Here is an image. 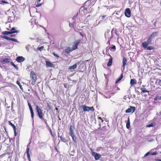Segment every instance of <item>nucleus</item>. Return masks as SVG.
Instances as JSON below:
<instances>
[{
	"instance_id": "1",
	"label": "nucleus",
	"mask_w": 161,
	"mask_h": 161,
	"mask_svg": "<svg viewBox=\"0 0 161 161\" xmlns=\"http://www.w3.org/2000/svg\"><path fill=\"white\" fill-rule=\"evenodd\" d=\"M30 77L31 80V84L34 85L35 84V82L36 81L37 78L35 72L33 71H31L30 74Z\"/></svg>"
},
{
	"instance_id": "2",
	"label": "nucleus",
	"mask_w": 161,
	"mask_h": 161,
	"mask_svg": "<svg viewBox=\"0 0 161 161\" xmlns=\"http://www.w3.org/2000/svg\"><path fill=\"white\" fill-rule=\"evenodd\" d=\"M152 44V43H148V42H147H147H144L142 43V47L144 48H147V49L148 50H153L154 49V48L152 46H149L148 47V45L151 44Z\"/></svg>"
},
{
	"instance_id": "3",
	"label": "nucleus",
	"mask_w": 161,
	"mask_h": 161,
	"mask_svg": "<svg viewBox=\"0 0 161 161\" xmlns=\"http://www.w3.org/2000/svg\"><path fill=\"white\" fill-rule=\"evenodd\" d=\"M36 110L39 118L41 119H42L43 118L42 110L39 108L38 105L36 106Z\"/></svg>"
},
{
	"instance_id": "4",
	"label": "nucleus",
	"mask_w": 161,
	"mask_h": 161,
	"mask_svg": "<svg viewBox=\"0 0 161 161\" xmlns=\"http://www.w3.org/2000/svg\"><path fill=\"white\" fill-rule=\"evenodd\" d=\"M158 33V32H153L149 36V37L148 38L147 41V42H148V43H152V39L155 37V36H156L157 34Z\"/></svg>"
},
{
	"instance_id": "5",
	"label": "nucleus",
	"mask_w": 161,
	"mask_h": 161,
	"mask_svg": "<svg viewBox=\"0 0 161 161\" xmlns=\"http://www.w3.org/2000/svg\"><path fill=\"white\" fill-rule=\"evenodd\" d=\"M82 108L83 111H88L89 110L92 111H94V109L93 107H88L84 105L82 106Z\"/></svg>"
},
{
	"instance_id": "6",
	"label": "nucleus",
	"mask_w": 161,
	"mask_h": 161,
	"mask_svg": "<svg viewBox=\"0 0 161 161\" xmlns=\"http://www.w3.org/2000/svg\"><path fill=\"white\" fill-rule=\"evenodd\" d=\"M92 154L94 157V158L96 160H98L101 158V155L98 154L97 153L94 152L92 151H91Z\"/></svg>"
},
{
	"instance_id": "7",
	"label": "nucleus",
	"mask_w": 161,
	"mask_h": 161,
	"mask_svg": "<svg viewBox=\"0 0 161 161\" xmlns=\"http://www.w3.org/2000/svg\"><path fill=\"white\" fill-rule=\"evenodd\" d=\"M136 110V108L133 106H130V108H128L125 111V113H134Z\"/></svg>"
},
{
	"instance_id": "8",
	"label": "nucleus",
	"mask_w": 161,
	"mask_h": 161,
	"mask_svg": "<svg viewBox=\"0 0 161 161\" xmlns=\"http://www.w3.org/2000/svg\"><path fill=\"white\" fill-rule=\"evenodd\" d=\"M80 40H79L74 43L72 48V49H73V50H75L77 48V46L80 43Z\"/></svg>"
},
{
	"instance_id": "9",
	"label": "nucleus",
	"mask_w": 161,
	"mask_h": 161,
	"mask_svg": "<svg viewBox=\"0 0 161 161\" xmlns=\"http://www.w3.org/2000/svg\"><path fill=\"white\" fill-rule=\"evenodd\" d=\"M125 16L128 17H130V8H127L126 9L125 12Z\"/></svg>"
},
{
	"instance_id": "10",
	"label": "nucleus",
	"mask_w": 161,
	"mask_h": 161,
	"mask_svg": "<svg viewBox=\"0 0 161 161\" xmlns=\"http://www.w3.org/2000/svg\"><path fill=\"white\" fill-rule=\"evenodd\" d=\"M25 60V58L22 56H19L17 57L16 61L18 62H21L24 61Z\"/></svg>"
},
{
	"instance_id": "11",
	"label": "nucleus",
	"mask_w": 161,
	"mask_h": 161,
	"mask_svg": "<svg viewBox=\"0 0 161 161\" xmlns=\"http://www.w3.org/2000/svg\"><path fill=\"white\" fill-rule=\"evenodd\" d=\"M19 32V31H4L2 32V34L5 35H8L9 34H11L14 33H18Z\"/></svg>"
},
{
	"instance_id": "12",
	"label": "nucleus",
	"mask_w": 161,
	"mask_h": 161,
	"mask_svg": "<svg viewBox=\"0 0 161 161\" xmlns=\"http://www.w3.org/2000/svg\"><path fill=\"white\" fill-rule=\"evenodd\" d=\"M127 60L125 58H123V65H122V67H123V70H124V69H125V65L126 64V63H127Z\"/></svg>"
},
{
	"instance_id": "13",
	"label": "nucleus",
	"mask_w": 161,
	"mask_h": 161,
	"mask_svg": "<svg viewBox=\"0 0 161 161\" xmlns=\"http://www.w3.org/2000/svg\"><path fill=\"white\" fill-rule=\"evenodd\" d=\"M28 105L29 106V108L31 111V116L32 118V119H33V117H34V113L33 112V110L32 109V108L31 106V104L30 103H28Z\"/></svg>"
},
{
	"instance_id": "14",
	"label": "nucleus",
	"mask_w": 161,
	"mask_h": 161,
	"mask_svg": "<svg viewBox=\"0 0 161 161\" xmlns=\"http://www.w3.org/2000/svg\"><path fill=\"white\" fill-rule=\"evenodd\" d=\"M74 128L73 126L70 125L69 127V135H72L74 134V132H73V129Z\"/></svg>"
},
{
	"instance_id": "15",
	"label": "nucleus",
	"mask_w": 161,
	"mask_h": 161,
	"mask_svg": "<svg viewBox=\"0 0 161 161\" xmlns=\"http://www.w3.org/2000/svg\"><path fill=\"white\" fill-rule=\"evenodd\" d=\"M73 50L72 49L69 47H66L65 49V51L67 53H69L70 52L72 51Z\"/></svg>"
},
{
	"instance_id": "16",
	"label": "nucleus",
	"mask_w": 161,
	"mask_h": 161,
	"mask_svg": "<svg viewBox=\"0 0 161 161\" xmlns=\"http://www.w3.org/2000/svg\"><path fill=\"white\" fill-rule=\"evenodd\" d=\"M126 128L128 129H129L130 128V120L129 118H128L127 119V121L126 124Z\"/></svg>"
},
{
	"instance_id": "17",
	"label": "nucleus",
	"mask_w": 161,
	"mask_h": 161,
	"mask_svg": "<svg viewBox=\"0 0 161 161\" xmlns=\"http://www.w3.org/2000/svg\"><path fill=\"white\" fill-rule=\"evenodd\" d=\"M46 65L50 67H53V64L50 62L48 61H46Z\"/></svg>"
},
{
	"instance_id": "18",
	"label": "nucleus",
	"mask_w": 161,
	"mask_h": 161,
	"mask_svg": "<svg viewBox=\"0 0 161 161\" xmlns=\"http://www.w3.org/2000/svg\"><path fill=\"white\" fill-rule=\"evenodd\" d=\"M77 64H75L72 66H70L69 69L70 70H74L77 68Z\"/></svg>"
},
{
	"instance_id": "19",
	"label": "nucleus",
	"mask_w": 161,
	"mask_h": 161,
	"mask_svg": "<svg viewBox=\"0 0 161 161\" xmlns=\"http://www.w3.org/2000/svg\"><path fill=\"white\" fill-rule=\"evenodd\" d=\"M112 58L111 57L109 60V61L107 65L108 66H110L112 65Z\"/></svg>"
},
{
	"instance_id": "20",
	"label": "nucleus",
	"mask_w": 161,
	"mask_h": 161,
	"mask_svg": "<svg viewBox=\"0 0 161 161\" xmlns=\"http://www.w3.org/2000/svg\"><path fill=\"white\" fill-rule=\"evenodd\" d=\"M130 84L131 85H134L136 84L135 80L134 79H131L130 80Z\"/></svg>"
},
{
	"instance_id": "21",
	"label": "nucleus",
	"mask_w": 161,
	"mask_h": 161,
	"mask_svg": "<svg viewBox=\"0 0 161 161\" xmlns=\"http://www.w3.org/2000/svg\"><path fill=\"white\" fill-rule=\"evenodd\" d=\"M9 59L5 58L3 61V64H5V63H7V62H9Z\"/></svg>"
},
{
	"instance_id": "22",
	"label": "nucleus",
	"mask_w": 161,
	"mask_h": 161,
	"mask_svg": "<svg viewBox=\"0 0 161 161\" xmlns=\"http://www.w3.org/2000/svg\"><path fill=\"white\" fill-rule=\"evenodd\" d=\"M70 136H71L73 141L74 142H76V137H75L74 134V135H70Z\"/></svg>"
},
{
	"instance_id": "23",
	"label": "nucleus",
	"mask_w": 161,
	"mask_h": 161,
	"mask_svg": "<svg viewBox=\"0 0 161 161\" xmlns=\"http://www.w3.org/2000/svg\"><path fill=\"white\" fill-rule=\"evenodd\" d=\"M155 125V124L153 123H152L149 125H146V127H153Z\"/></svg>"
},
{
	"instance_id": "24",
	"label": "nucleus",
	"mask_w": 161,
	"mask_h": 161,
	"mask_svg": "<svg viewBox=\"0 0 161 161\" xmlns=\"http://www.w3.org/2000/svg\"><path fill=\"white\" fill-rule=\"evenodd\" d=\"M122 78H123V76H122V74L121 75V76L119 78H118L117 79V80L116 81V83H117L118 82H119L120 80H121V79Z\"/></svg>"
},
{
	"instance_id": "25",
	"label": "nucleus",
	"mask_w": 161,
	"mask_h": 161,
	"mask_svg": "<svg viewBox=\"0 0 161 161\" xmlns=\"http://www.w3.org/2000/svg\"><path fill=\"white\" fill-rule=\"evenodd\" d=\"M16 83L19 86L20 89H21L22 90L23 89H22L21 86L19 82L18 81H17L16 82Z\"/></svg>"
},
{
	"instance_id": "26",
	"label": "nucleus",
	"mask_w": 161,
	"mask_h": 161,
	"mask_svg": "<svg viewBox=\"0 0 161 161\" xmlns=\"http://www.w3.org/2000/svg\"><path fill=\"white\" fill-rule=\"evenodd\" d=\"M141 90H142V92L143 93H145L146 92H149L148 91L145 90V89L142 88L141 89Z\"/></svg>"
},
{
	"instance_id": "27",
	"label": "nucleus",
	"mask_w": 161,
	"mask_h": 161,
	"mask_svg": "<svg viewBox=\"0 0 161 161\" xmlns=\"http://www.w3.org/2000/svg\"><path fill=\"white\" fill-rule=\"evenodd\" d=\"M11 64L12 65H13L15 68L16 69H18V67L17 66L15 65V64H14L12 62H11Z\"/></svg>"
},
{
	"instance_id": "28",
	"label": "nucleus",
	"mask_w": 161,
	"mask_h": 161,
	"mask_svg": "<svg viewBox=\"0 0 161 161\" xmlns=\"http://www.w3.org/2000/svg\"><path fill=\"white\" fill-rule=\"evenodd\" d=\"M10 40L12 41L17 42H18V41L16 39L14 38H10Z\"/></svg>"
},
{
	"instance_id": "29",
	"label": "nucleus",
	"mask_w": 161,
	"mask_h": 161,
	"mask_svg": "<svg viewBox=\"0 0 161 161\" xmlns=\"http://www.w3.org/2000/svg\"><path fill=\"white\" fill-rule=\"evenodd\" d=\"M3 38H4L5 39H6L7 40H10V38H9L7 36H4Z\"/></svg>"
},
{
	"instance_id": "30",
	"label": "nucleus",
	"mask_w": 161,
	"mask_h": 161,
	"mask_svg": "<svg viewBox=\"0 0 161 161\" xmlns=\"http://www.w3.org/2000/svg\"><path fill=\"white\" fill-rule=\"evenodd\" d=\"M43 48V47L42 46L40 47H38L37 48V49L40 51H41V50H42Z\"/></svg>"
},
{
	"instance_id": "31",
	"label": "nucleus",
	"mask_w": 161,
	"mask_h": 161,
	"mask_svg": "<svg viewBox=\"0 0 161 161\" xmlns=\"http://www.w3.org/2000/svg\"><path fill=\"white\" fill-rule=\"evenodd\" d=\"M29 151L31 152L29 148H28L27 149V152H26L27 155L29 154Z\"/></svg>"
},
{
	"instance_id": "32",
	"label": "nucleus",
	"mask_w": 161,
	"mask_h": 161,
	"mask_svg": "<svg viewBox=\"0 0 161 161\" xmlns=\"http://www.w3.org/2000/svg\"><path fill=\"white\" fill-rule=\"evenodd\" d=\"M42 3H37V4L36 5V7H39L40 6H41L42 4Z\"/></svg>"
},
{
	"instance_id": "33",
	"label": "nucleus",
	"mask_w": 161,
	"mask_h": 161,
	"mask_svg": "<svg viewBox=\"0 0 161 161\" xmlns=\"http://www.w3.org/2000/svg\"><path fill=\"white\" fill-rule=\"evenodd\" d=\"M98 119L99 120V122H100L101 121V122H103V119H102L101 117H99L98 118Z\"/></svg>"
},
{
	"instance_id": "34",
	"label": "nucleus",
	"mask_w": 161,
	"mask_h": 161,
	"mask_svg": "<svg viewBox=\"0 0 161 161\" xmlns=\"http://www.w3.org/2000/svg\"><path fill=\"white\" fill-rule=\"evenodd\" d=\"M150 152H148V153H146V154H145V155H144V157H146V156H148L149 154H150Z\"/></svg>"
},
{
	"instance_id": "35",
	"label": "nucleus",
	"mask_w": 161,
	"mask_h": 161,
	"mask_svg": "<svg viewBox=\"0 0 161 161\" xmlns=\"http://www.w3.org/2000/svg\"><path fill=\"white\" fill-rule=\"evenodd\" d=\"M157 154V153L156 152H154L152 153H151V154L152 155H156Z\"/></svg>"
},
{
	"instance_id": "36",
	"label": "nucleus",
	"mask_w": 161,
	"mask_h": 161,
	"mask_svg": "<svg viewBox=\"0 0 161 161\" xmlns=\"http://www.w3.org/2000/svg\"><path fill=\"white\" fill-rule=\"evenodd\" d=\"M13 128L14 129V133H15V134H16V132H15V131H16V127L15 126H14L13 127Z\"/></svg>"
},
{
	"instance_id": "37",
	"label": "nucleus",
	"mask_w": 161,
	"mask_h": 161,
	"mask_svg": "<svg viewBox=\"0 0 161 161\" xmlns=\"http://www.w3.org/2000/svg\"><path fill=\"white\" fill-rule=\"evenodd\" d=\"M13 128L14 129V133H15V134H16V132H15V131H16V127L15 126H14L13 127Z\"/></svg>"
},
{
	"instance_id": "38",
	"label": "nucleus",
	"mask_w": 161,
	"mask_h": 161,
	"mask_svg": "<svg viewBox=\"0 0 161 161\" xmlns=\"http://www.w3.org/2000/svg\"><path fill=\"white\" fill-rule=\"evenodd\" d=\"M115 48H116V47H115V46H114V45H113L111 47V49H115Z\"/></svg>"
},
{
	"instance_id": "39",
	"label": "nucleus",
	"mask_w": 161,
	"mask_h": 161,
	"mask_svg": "<svg viewBox=\"0 0 161 161\" xmlns=\"http://www.w3.org/2000/svg\"><path fill=\"white\" fill-rule=\"evenodd\" d=\"M27 155V156L28 159L29 160H30V154Z\"/></svg>"
},
{
	"instance_id": "40",
	"label": "nucleus",
	"mask_w": 161,
	"mask_h": 161,
	"mask_svg": "<svg viewBox=\"0 0 161 161\" xmlns=\"http://www.w3.org/2000/svg\"><path fill=\"white\" fill-rule=\"evenodd\" d=\"M10 124L13 127L14 126H15L14 124H12L11 122H9Z\"/></svg>"
},
{
	"instance_id": "41",
	"label": "nucleus",
	"mask_w": 161,
	"mask_h": 161,
	"mask_svg": "<svg viewBox=\"0 0 161 161\" xmlns=\"http://www.w3.org/2000/svg\"><path fill=\"white\" fill-rule=\"evenodd\" d=\"M158 97L157 96H156V97L154 98V100H157L158 99Z\"/></svg>"
},
{
	"instance_id": "42",
	"label": "nucleus",
	"mask_w": 161,
	"mask_h": 161,
	"mask_svg": "<svg viewBox=\"0 0 161 161\" xmlns=\"http://www.w3.org/2000/svg\"><path fill=\"white\" fill-rule=\"evenodd\" d=\"M106 17V15H104L103 16L102 18V20H103V19L104 18Z\"/></svg>"
},
{
	"instance_id": "43",
	"label": "nucleus",
	"mask_w": 161,
	"mask_h": 161,
	"mask_svg": "<svg viewBox=\"0 0 161 161\" xmlns=\"http://www.w3.org/2000/svg\"><path fill=\"white\" fill-rule=\"evenodd\" d=\"M2 3H8L7 2H6L5 1L2 0Z\"/></svg>"
},
{
	"instance_id": "44",
	"label": "nucleus",
	"mask_w": 161,
	"mask_h": 161,
	"mask_svg": "<svg viewBox=\"0 0 161 161\" xmlns=\"http://www.w3.org/2000/svg\"><path fill=\"white\" fill-rule=\"evenodd\" d=\"M156 161H161V159H156L155 160Z\"/></svg>"
},
{
	"instance_id": "45",
	"label": "nucleus",
	"mask_w": 161,
	"mask_h": 161,
	"mask_svg": "<svg viewBox=\"0 0 161 161\" xmlns=\"http://www.w3.org/2000/svg\"><path fill=\"white\" fill-rule=\"evenodd\" d=\"M69 26L70 27H73V25L72 24H71V23H69Z\"/></svg>"
},
{
	"instance_id": "46",
	"label": "nucleus",
	"mask_w": 161,
	"mask_h": 161,
	"mask_svg": "<svg viewBox=\"0 0 161 161\" xmlns=\"http://www.w3.org/2000/svg\"><path fill=\"white\" fill-rule=\"evenodd\" d=\"M53 55H54V56H56V57H58V55H57V54H55L54 53H53Z\"/></svg>"
},
{
	"instance_id": "47",
	"label": "nucleus",
	"mask_w": 161,
	"mask_h": 161,
	"mask_svg": "<svg viewBox=\"0 0 161 161\" xmlns=\"http://www.w3.org/2000/svg\"><path fill=\"white\" fill-rule=\"evenodd\" d=\"M15 30V28L14 27H13L12 28V29L11 30V31H14Z\"/></svg>"
},
{
	"instance_id": "48",
	"label": "nucleus",
	"mask_w": 161,
	"mask_h": 161,
	"mask_svg": "<svg viewBox=\"0 0 161 161\" xmlns=\"http://www.w3.org/2000/svg\"><path fill=\"white\" fill-rule=\"evenodd\" d=\"M41 0H38L37 1V3H40V2H41Z\"/></svg>"
},
{
	"instance_id": "49",
	"label": "nucleus",
	"mask_w": 161,
	"mask_h": 161,
	"mask_svg": "<svg viewBox=\"0 0 161 161\" xmlns=\"http://www.w3.org/2000/svg\"><path fill=\"white\" fill-rule=\"evenodd\" d=\"M10 28V26H9V27H8V28L7 27L6 28V29L7 30H9Z\"/></svg>"
},
{
	"instance_id": "50",
	"label": "nucleus",
	"mask_w": 161,
	"mask_h": 161,
	"mask_svg": "<svg viewBox=\"0 0 161 161\" xmlns=\"http://www.w3.org/2000/svg\"><path fill=\"white\" fill-rule=\"evenodd\" d=\"M158 83L161 84V80H159L158 81Z\"/></svg>"
},
{
	"instance_id": "51",
	"label": "nucleus",
	"mask_w": 161,
	"mask_h": 161,
	"mask_svg": "<svg viewBox=\"0 0 161 161\" xmlns=\"http://www.w3.org/2000/svg\"><path fill=\"white\" fill-rule=\"evenodd\" d=\"M138 83H140V84H141L142 83V82L141 81V80L139 79V81Z\"/></svg>"
},
{
	"instance_id": "52",
	"label": "nucleus",
	"mask_w": 161,
	"mask_h": 161,
	"mask_svg": "<svg viewBox=\"0 0 161 161\" xmlns=\"http://www.w3.org/2000/svg\"><path fill=\"white\" fill-rule=\"evenodd\" d=\"M60 138L61 139V140H63V137H62V136H61L60 137Z\"/></svg>"
},
{
	"instance_id": "53",
	"label": "nucleus",
	"mask_w": 161,
	"mask_h": 161,
	"mask_svg": "<svg viewBox=\"0 0 161 161\" xmlns=\"http://www.w3.org/2000/svg\"><path fill=\"white\" fill-rule=\"evenodd\" d=\"M158 99L159 100H161V96L158 97Z\"/></svg>"
},
{
	"instance_id": "54",
	"label": "nucleus",
	"mask_w": 161,
	"mask_h": 161,
	"mask_svg": "<svg viewBox=\"0 0 161 161\" xmlns=\"http://www.w3.org/2000/svg\"><path fill=\"white\" fill-rule=\"evenodd\" d=\"M153 141V140H149V141H148L150 142H152Z\"/></svg>"
},
{
	"instance_id": "55",
	"label": "nucleus",
	"mask_w": 161,
	"mask_h": 161,
	"mask_svg": "<svg viewBox=\"0 0 161 161\" xmlns=\"http://www.w3.org/2000/svg\"><path fill=\"white\" fill-rule=\"evenodd\" d=\"M14 35H11V37H14Z\"/></svg>"
},
{
	"instance_id": "56",
	"label": "nucleus",
	"mask_w": 161,
	"mask_h": 161,
	"mask_svg": "<svg viewBox=\"0 0 161 161\" xmlns=\"http://www.w3.org/2000/svg\"><path fill=\"white\" fill-rule=\"evenodd\" d=\"M50 133H51V135H52V133L51 130L50 131Z\"/></svg>"
},
{
	"instance_id": "57",
	"label": "nucleus",
	"mask_w": 161,
	"mask_h": 161,
	"mask_svg": "<svg viewBox=\"0 0 161 161\" xmlns=\"http://www.w3.org/2000/svg\"><path fill=\"white\" fill-rule=\"evenodd\" d=\"M106 35H107V34H105V36H106Z\"/></svg>"
},
{
	"instance_id": "58",
	"label": "nucleus",
	"mask_w": 161,
	"mask_h": 161,
	"mask_svg": "<svg viewBox=\"0 0 161 161\" xmlns=\"http://www.w3.org/2000/svg\"><path fill=\"white\" fill-rule=\"evenodd\" d=\"M1 46V44H0V46Z\"/></svg>"
},
{
	"instance_id": "59",
	"label": "nucleus",
	"mask_w": 161,
	"mask_h": 161,
	"mask_svg": "<svg viewBox=\"0 0 161 161\" xmlns=\"http://www.w3.org/2000/svg\"><path fill=\"white\" fill-rule=\"evenodd\" d=\"M160 114H161V112L160 113Z\"/></svg>"
},
{
	"instance_id": "60",
	"label": "nucleus",
	"mask_w": 161,
	"mask_h": 161,
	"mask_svg": "<svg viewBox=\"0 0 161 161\" xmlns=\"http://www.w3.org/2000/svg\"><path fill=\"white\" fill-rule=\"evenodd\" d=\"M161 153V152H160Z\"/></svg>"
}]
</instances>
